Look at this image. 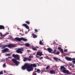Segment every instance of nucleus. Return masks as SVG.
<instances>
[{
	"label": "nucleus",
	"instance_id": "1",
	"mask_svg": "<svg viewBox=\"0 0 75 75\" xmlns=\"http://www.w3.org/2000/svg\"><path fill=\"white\" fill-rule=\"evenodd\" d=\"M37 67V65L35 64H30V65L27 64V67H26V69L28 72H30V71H33L34 68L33 67Z\"/></svg>",
	"mask_w": 75,
	"mask_h": 75
},
{
	"label": "nucleus",
	"instance_id": "2",
	"mask_svg": "<svg viewBox=\"0 0 75 75\" xmlns=\"http://www.w3.org/2000/svg\"><path fill=\"white\" fill-rule=\"evenodd\" d=\"M15 40L17 41H19L20 42L21 40L23 41H27V39L25 38H15Z\"/></svg>",
	"mask_w": 75,
	"mask_h": 75
},
{
	"label": "nucleus",
	"instance_id": "3",
	"mask_svg": "<svg viewBox=\"0 0 75 75\" xmlns=\"http://www.w3.org/2000/svg\"><path fill=\"white\" fill-rule=\"evenodd\" d=\"M12 57H13L14 58H16L17 60L20 59V55L17 54H13L12 55Z\"/></svg>",
	"mask_w": 75,
	"mask_h": 75
},
{
	"label": "nucleus",
	"instance_id": "4",
	"mask_svg": "<svg viewBox=\"0 0 75 75\" xmlns=\"http://www.w3.org/2000/svg\"><path fill=\"white\" fill-rule=\"evenodd\" d=\"M12 61H13V63H15V65L18 66V62L17 61V60L15 59L14 58L12 59Z\"/></svg>",
	"mask_w": 75,
	"mask_h": 75
},
{
	"label": "nucleus",
	"instance_id": "5",
	"mask_svg": "<svg viewBox=\"0 0 75 75\" xmlns=\"http://www.w3.org/2000/svg\"><path fill=\"white\" fill-rule=\"evenodd\" d=\"M9 51V49H8V48H5L4 49L2 50L1 51L2 52V53H5V52H8Z\"/></svg>",
	"mask_w": 75,
	"mask_h": 75
},
{
	"label": "nucleus",
	"instance_id": "6",
	"mask_svg": "<svg viewBox=\"0 0 75 75\" xmlns=\"http://www.w3.org/2000/svg\"><path fill=\"white\" fill-rule=\"evenodd\" d=\"M64 74H66V75H70V72L68 71L65 69L64 71L62 72Z\"/></svg>",
	"mask_w": 75,
	"mask_h": 75
},
{
	"label": "nucleus",
	"instance_id": "7",
	"mask_svg": "<svg viewBox=\"0 0 75 75\" xmlns=\"http://www.w3.org/2000/svg\"><path fill=\"white\" fill-rule=\"evenodd\" d=\"M27 63H25L23 66L22 67V69L23 70H25L27 67Z\"/></svg>",
	"mask_w": 75,
	"mask_h": 75
},
{
	"label": "nucleus",
	"instance_id": "8",
	"mask_svg": "<svg viewBox=\"0 0 75 75\" xmlns=\"http://www.w3.org/2000/svg\"><path fill=\"white\" fill-rule=\"evenodd\" d=\"M8 47L9 48H11L12 47H16V45H13L12 44H10L8 45Z\"/></svg>",
	"mask_w": 75,
	"mask_h": 75
},
{
	"label": "nucleus",
	"instance_id": "9",
	"mask_svg": "<svg viewBox=\"0 0 75 75\" xmlns=\"http://www.w3.org/2000/svg\"><path fill=\"white\" fill-rule=\"evenodd\" d=\"M66 68H65L64 66H60V69L62 71V72L64 71L65 69H66Z\"/></svg>",
	"mask_w": 75,
	"mask_h": 75
},
{
	"label": "nucleus",
	"instance_id": "10",
	"mask_svg": "<svg viewBox=\"0 0 75 75\" xmlns=\"http://www.w3.org/2000/svg\"><path fill=\"white\" fill-rule=\"evenodd\" d=\"M22 26H23V27H25L26 28V29H28V30H29V27H28V26L27 25V24L24 23L22 24Z\"/></svg>",
	"mask_w": 75,
	"mask_h": 75
},
{
	"label": "nucleus",
	"instance_id": "11",
	"mask_svg": "<svg viewBox=\"0 0 75 75\" xmlns=\"http://www.w3.org/2000/svg\"><path fill=\"white\" fill-rule=\"evenodd\" d=\"M36 55H39L40 57H41L42 56V52H41L38 51V52H37Z\"/></svg>",
	"mask_w": 75,
	"mask_h": 75
},
{
	"label": "nucleus",
	"instance_id": "12",
	"mask_svg": "<svg viewBox=\"0 0 75 75\" xmlns=\"http://www.w3.org/2000/svg\"><path fill=\"white\" fill-rule=\"evenodd\" d=\"M47 51H48L50 53H52V52L53 51V50H52L51 48H48L47 49Z\"/></svg>",
	"mask_w": 75,
	"mask_h": 75
},
{
	"label": "nucleus",
	"instance_id": "13",
	"mask_svg": "<svg viewBox=\"0 0 75 75\" xmlns=\"http://www.w3.org/2000/svg\"><path fill=\"white\" fill-rule=\"evenodd\" d=\"M54 61H61V60L60 59H59L57 57H54Z\"/></svg>",
	"mask_w": 75,
	"mask_h": 75
},
{
	"label": "nucleus",
	"instance_id": "14",
	"mask_svg": "<svg viewBox=\"0 0 75 75\" xmlns=\"http://www.w3.org/2000/svg\"><path fill=\"white\" fill-rule=\"evenodd\" d=\"M37 48H39V47L36 46L35 47H33L32 49L33 51H37Z\"/></svg>",
	"mask_w": 75,
	"mask_h": 75
},
{
	"label": "nucleus",
	"instance_id": "15",
	"mask_svg": "<svg viewBox=\"0 0 75 75\" xmlns=\"http://www.w3.org/2000/svg\"><path fill=\"white\" fill-rule=\"evenodd\" d=\"M65 59H66L67 60V61H72V58L71 57H65Z\"/></svg>",
	"mask_w": 75,
	"mask_h": 75
},
{
	"label": "nucleus",
	"instance_id": "16",
	"mask_svg": "<svg viewBox=\"0 0 75 75\" xmlns=\"http://www.w3.org/2000/svg\"><path fill=\"white\" fill-rule=\"evenodd\" d=\"M16 51L17 53H20V54H22L23 53V52H22V51L18 49V50H16Z\"/></svg>",
	"mask_w": 75,
	"mask_h": 75
},
{
	"label": "nucleus",
	"instance_id": "17",
	"mask_svg": "<svg viewBox=\"0 0 75 75\" xmlns=\"http://www.w3.org/2000/svg\"><path fill=\"white\" fill-rule=\"evenodd\" d=\"M57 52V50L56 49H54V51L53 50V51L52 52V53L54 54H56Z\"/></svg>",
	"mask_w": 75,
	"mask_h": 75
},
{
	"label": "nucleus",
	"instance_id": "18",
	"mask_svg": "<svg viewBox=\"0 0 75 75\" xmlns=\"http://www.w3.org/2000/svg\"><path fill=\"white\" fill-rule=\"evenodd\" d=\"M4 29V26L3 25H0V30Z\"/></svg>",
	"mask_w": 75,
	"mask_h": 75
},
{
	"label": "nucleus",
	"instance_id": "19",
	"mask_svg": "<svg viewBox=\"0 0 75 75\" xmlns=\"http://www.w3.org/2000/svg\"><path fill=\"white\" fill-rule=\"evenodd\" d=\"M25 45L26 46V47H29L30 46V45L29 43H25Z\"/></svg>",
	"mask_w": 75,
	"mask_h": 75
},
{
	"label": "nucleus",
	"instance_id": "20",
	"mask_svg": "<svg viewBox=\"0 0 75 75\" xmlns=\"http://www.w3.org/2000/svg\"><path fill=\"white\" fill-rule=\"evenodd\" d=\"M39 44H40V45H44L43 43H42V41L41 40H40V41Z\"/></svg>",
	"mask_w": 75,
	"mask_h": 75
},
{
	"label": "nucleus",
	"instance_id": "21",
	"mask_svg": "<svg viewBox=\"0 0 75 75\" xmlns=\"http://www.w3.org/2000/svg\"><path fill=\"white\" fill-rule=\"evenodd\" d=\"M18 50H19L20 51H24V48H21L18 49Z\"/></svg>",
	"mask_w": 75,
	"mask_h": 75
},
{
	"label": "nucleus",
	"instance_id": "22",
	"mask_svg": "<svg viewBox=\"0 0 75 75\" xmlns=\"http://www.w3.org/2000/svg\"><path fill=\"white\" fill-rule=\"evenodd\" d=\"M50 73L51 74H53L54 73V71L52 70H50Z\"/></svg>",
	"mask_w": 75,
	"mask_h": 75
},
{
	"label": "nucleus",
	"instance_id": "23",
	"mask_svg": "<svg viewBox=\"0 0 75 75\" xmlns=\"http://www.w3.org/2000/svg\"><path fill=\"white\" fill-rule=\"evenodd\" d=\"M27 59H28V58L27 57L23 59V61H24V62H25V61H27Z\"/></svg>",
	"mask_w": 75,
	"mask_h": 75
},
{
	"label": "nucleus",
	"instance_id": "24",
	"mask_svg": "<svg viewBox=\"0 0 75 75\" xmlns=\"http://www.w3.org/2000/svg\"><path fill=\"white\" fill-rule=\"evenodd\" d=\"M25 23H26V24H27L29 25L30 24V22L27 21H26L25 22Z\"/></svg>",
	"mask_w": 75,
	"mask_h": 75
},
{
	"label": "nucleus",
	"instance_id": "25",
	"mask_svg": "<svg viewBox=\"0 0 75 75\" xmlns=\"http://www.w3.org/2000/svg\"><path fill=\"white\" fill-rule=\"evenodd\" d=\"M37 72L38 73H40L41 72V71L39 69H37Z\"/></svg>",
	"mask_w": 75,
	"mask_h": 75
},
{
	"label": "nucleus",
	"instance_id": "26",
	"mask_svg": "<svg viewBox=\"0 0 75 75\" xmlns=\"http://www.w3.org/2000/svg\"><path fill=\"white\" fill-rule=\"evenodd\" d=\"M37 36L35 35H34L33 37V38H37Z\"/></svg>",
	"mask_w": 75,
	"mask_h": 75
},
{
	"label": "nucleus",
	"instance_id": "27",
	"mask_svg": "<svg viewBox=\"0 0 75 75\" xmlns=\"http://www.w3.org/2000/svg\"><path fill=\"white\" fill-rule=\"evenodd\" d=\"M11 55V54H10V53H8L6 54V56H10Z\"/></svg>",
	"mask_w": 75,
	"mask_h": 75
},
{
	"label": "nucleus",
	"instance_id": "28",
	"mask_svg": "<svg viewBox=\"0 0 75 75\" xmlns=\"http://www.w3.org/2000/svg\"><path fill=\"white\" fill-rule=\"evenodd\" d=\"M60 51L61 53H64V51H63V49H62L60 50Z\"/></svg>",
	"mask_w": 75,
	"mask_h": 75
},
{
	"label": "nucleus",
	"instance_id": "29",
	"mask_svg": "<svg viewBox=\"0 0 75 75\" xmlns=\"http://www.w3.org/2000/svg\"><path fill=\"white\" fill-rule=\"evenodd\" d=\"M60 52H56V55H59L60 54Z\"/></svg>",
	"mask_w": 75,
	"mask_h": 75
},
{
	"label": "nucleus",
	"instance_id": "30",
	"mask_svg": "<svg viewBox=\"0 0 75 75\" xmlns=\"http://www.w3.org/2000/svg\"><path fill=\"white\" fill-rule=\"evenodd\" d=\"M50 67V66H48L46 67V69H48V68H49Z\"/></svg>",
	"mask_w": 75,
	"mask_h": 75
},
{
	"label": "nucleus",
	"instance_id": "31",
	"mask_svg": "<svg viewBox=\"0 0 75 75\" xmlns=\"http://www.w3.org/2000/svg\"><path fill=\"white\" fill-rule=\"evenodd\" d=\"M29 58H33V56H29Z\"/></svg>",
	"mask_w": 75,
	"mask_h": 75
},
{
	"label": "nucleus",
	"instance_id": "32",
	"mask_svg": "<svg viewBox=\"0 0 75 75\" xmlns=\"http://www.w3.org/2000/svg\"><path fill=\"white\" fill-rule=\"evenodd\" d=\"M62 49V48H61V47H59L58 48V49L59 50V51H60V50H61Z\"/></svg>",
	"mask_w": 75,
	"mask_h": 75
},
{
	"label": "nucleus",
	"instance_id": "33",
	"mask_svg": "<svg viewBox=\"0 0 75 75\" xmlns=\"http://www.w3.org/2000/svg\"><path fill=\"white\" fill-rule=\"evenodd\" d=\"M67 51H68V50L67 49H65L64 51V52H67Z\"/></svg>",
	"mask_w": 75,
	"mask_h": 75
},
{
	"label": "nucleus",
	"instance_id": "34",
	"mask_svg": "<svg viewBox=\"0 0 75 75\" xmlns=\"http://www.w3.org/2000/svg\"><path fill=\"white\" fill-rule=\"evenodd\" d=\"M27 52L28 53H29V52H31V51L30 50H27Z\"/></svg>",
	"mask_w": 75,
	"mask_h": 75
},
{
	"label": "nucleus",
	"instance_id": "35",
	"mask_svg": "<svg viewBox=\"0 0 75 75\" xmlns=\"http://www.w3.org/2000/svg\"><path fill=\"white\" fill-rule=\"evenodd\" d=\"M8 34H9V33H6L5 34V35H8Z\"/></svg>",
	"mask_w": 75,
	"mask_h": 75
},
{
	"label": "nucleus",
	"instance_id": "36",
	"mask_svg": "<svg viewBox=\"0 0 75 75\" xmlns=\"http://www.w3.org/2000/svg\"><path fill=\"white\" fill-rule=\"evenodd\" d=\"M0 74H3V71H1L0 72Z\"/></svg>",
	"mask_w": 75,
	"mask_h": 75
},
{
	"label": "nucleus",
	"instance_id": "37",
	"mask_svg": "<svg viewBox=\"0 0 75 75\" xmlns=\"http://www.w3.org/2000/svg\"><path fill=\"white\" fill-rule=\"evenodd\" d=\"M5 66H6V65H5V64H3V67L4 68V67H5Z\"/></svg>",
	"mask_w": 75,
	"mask_h": 75
},
{
	"label": "nucleus",
	"instance_id": "38",
	"mask_svg": "<svg viewBox=\"0 0 75 75\" xmlns=\"http://www.w3.org/2000/svg\"><path fill=\"white\" fill-rule=\"evenodd\" d=\"M35 32H37L38 31V30H37L36 29H35Z\"/></svg>",
	"mask_w": 75,
	"mask_h": 75
},
{
	"label": "nucleus",
	"instance_id": "39",
	"mask_svg": "<svg viewBox=\"0 0 75 75\" xmlns=\"http://www.w3.org/2000/svg\"><path fill=\"white\" fill-rule=\"evenodd\" d=\"M43 59V57H41L40 58V59Z\"/></svg>",
	"mask_w": 75,
	"mask_h": 75
},
{
	"label": "nucleus",
	"instance_id": "40",
	"mask_svg": "<svg viewBox=\"0 0 75 75\" xmlns=\"http://www.w3.org/2000/svg\"><path fill=\"white\" fill-rule=\"evenodd\" d=\"M28 59V61H31V58H29Z\"/></svg>",
	"mask_w": 75,
	"mask_h": 75
},
{
	"label": "nucleus",
	"instance_id": "41",
	"mask_svg": "<svg viewBox=\"0 0 75 75\" xmlns=\"http://www.w3.org/2000/svg\"><path fill=\"white\" fill-rule=\"evenodd\" d=\"M74 64L72 65V68H74Z\"/></svg>",
	"mask_w": 75,
	"mask_h": 75
},
{
	"label": "nucleus",
	"instance_id": "42",
	"mask_svg": "<svg viewBox=\"0 0 75 75\" xmlns=\"http://www.w3.org/2000/svg\"><path fill=\"white\" fill-rule=\"evenodd\" d=\"M6 45H4L3 46V48H6Z\"/></svg>",
	"mask_w": 75,
	"mask_h": 75
},
{
	"label": "nucleus",
	"instance_id": "43",
	"mask_svg": "<svg viewBox=\"0 0 75 75\" xmlns=\"http://www.w3.org/2000/svg\"><path fill=\"white\" fill-rule=\"evenodd\" d=\"M8 58H9V59H11L12 58V57H8Z\"/></svg>",
	"mask_w": 75,
	"mask_h": 75
},
{
	"label": "nucleus",
	"instance_id": "44",
	"mask_svg": "<svg viewBox=\"0 0 75 75\" xmlns=\"http://www.w3.org/2000/svg\"><path fill=\"white\" fill-rule=\"evenodd\" d=\"M72 62L73 63L75 64V61H73Z\"/></svg>",
	"mask_w": 75,
	"mask_h": 75
},
{
	"label": "nucleus",
	"instance_id": "45",
	"mask_svg": "<svg viewBox=\"0 0 75 75\" xmlns=\"http://www.w3.org/2000/svg\"><path fill=\"white\" fill-rule=\"evenodd\" d=\"M41 72H45V71L44 70H42L41 71Z\"/></svg>",
	"mask_w": 75,
	"mask_h": 75
},
{
	"label": "nucleus",
	"instance_id": "46",
	"mask_svg": "<svg viewBox=\"0 0 75 75\" xmlns=\"http://www.w3.org/2000/svg\"><path fill=\"white\" fill-rule=\"evenodd\" d=\"M72 60H74V61H75V58H73L72 59Z\"/></svg>",
	"mask_w": 75,
	"mask_h": 75
},
{
	"label": "nucleus",
	"instance_id": "47",
	"mask_svg": "<svg viewBox=\"0 0 75 75\" xmlns=\"http://www.w3.org/2000/svg\"><path fill=\"white\" fill-rule=\"evenodd\" d=\"M5 47H8V45H5Z\"/></svg>",
	"mask_w": 75,
	"mask_h": 75
},
{
	"label": "nucleus",
	"instance_id": "48",
	"mask_svg": "<svg viewBox=\"0 0 75 75\" xmlns=\"http://www.w3.org/2000/svg\"><path fill=\"white\" fill-rule=\"evenodd\" d=\"M4 73H5V74H6V71L4 70Z\"/></svg>",
	"mask_w": 75,
	"mask_h": 75
},
{
	"label": "nucleus",
	"instance_id": "49",
	"mask_svg": "<svg viewBox=\"0 0 75 75\" xmlns=\"http://www.w3.org/2000/svg\"><path fill=\"white\" fill-rule=\"evenodd\" d=\"M25 34H27L28 33L27 32H25Z\"/></svg>",
	"mask_w": 75,
	"mask_h": 75
},
{
	"label": "nucleus",
	"instance_id": "50",
	"mask_svg": "<svg viewBox=\"0 0 75 75\" xmlns=\"http://www.w3.org/2000/svg\"><path fill=\"white\" fill-rule=\"evenodd\" d=\"M69 65L70 66H71L72 65V64H69Z\"/></svg>",
	"mask_w": 75,
	"mask_h": 75
},
{
	"label": "nucleus",
	"instance_id": "51",
	"mask_svg": "<svg viewBox=\"0 0 75 75\" xmlns=\"http://www.w3.org/2000/svg\"><path fill=\"white\" fill-rule=\"evenodd\" d=\"M2 35H3V34L2 33L1 34V36H2Z\"/></svg>",
	"mask_w": 75,
	"mask_h": 75
},
{
	"label": "nucleus",
	"instance_id": "52",
	"mask_svg": "<svg viewBox=\"0 0 75 75\" xmlns=\"http://www.w3.org/2000/svg\"><path fill=\"white\" fill-rule=\"evenodd\" d=\"M34 35V34L33 33H32V35Z\"/></svg>",
	"mask_w": 75,
	"mask_h": 75
},
{
	"label": "nucleus",
	"instance_id": "53",
	"mask_svg": "<svg viewBox=\"0 0 75 75\" xmlns=\"http://www.w3.org/2000/svg\"><path fill=\"white\" fill-rule=\"evenodd\" d=\"M34 75H37V73H35V74H34Z\"/></svg>",
	"mask_w": 75,
	"mask_h": 75
},
{
	"label": "nucleus",
	"instance_id": "54",
	"mask_svg": "<svg viewBox=\"0 0 75 75\" xmlns=\"http://www.w3.org/2000/svg\"><path fill=\"white\" fill-rule=\"evenodd\" d=\"M44 50H47V49H46V48H45L44 49Z\"/></svg>",
	"mask_w": 75,
	"mask_h": 75
},
{
	"label": "nucleus",
	"instance_id": "55",
	"mask_svg": "<svg viewBox=\"0 0 75 75\" xmlns=\"http://www.w3.org/2000/svg\"><path fill=\"white\" fill-rule=\"evenodd\" d=\"M35 70H37V68H35Z\"/></svg>",
	"mask_w": 75,
	"mask_h": 75
},
{
	"label": "nucleus",
	"instance_id": "56",
	"mask_svg": "<svg viewBox=\"0 0 75 75\" xmlns=\"http://www.w3.org/2000/svg\"><path fill=\"white\" fill-rule=\"evenodd\" d=\"M42 72H42H42L41 73V74H42Z\"/></svg>",
	"mask_w": 75,
	"mask_h": 75
},
{
	"label": "nucleus",
	"instance_id": "57",
	"mask_svg": "<svg viewBox=\"0 0 75 75\" xmlns=\"http://www.w3.org/2000/svg\"><path fill=\"white\" fill-rule=\"evenodd\" d=\"M34 72H37V71H34Z\"/></svg>",
	"mask_w": 75,
	"mask_h": 75
},
{
	"label": "nucleus",
	"instance_id": "58",
	"mask_svg": "<svg viewBox=\"0 0 75 75\" xmlns=\"http://www.w3.org/2000/svg\"><path fill=\"white\" fill-rule=\"evenodd\" d=\"M42 41H43V40H42Z\"/></svg>",
	"mask_w": 75,
	"mask_h": 75
},
{
	"label": "nucleus",
	"instance_id": "59",
	"mask_svg": "<svg viewBox=\"0 0 75 75\" xmlns=\"http://www.w3.org/2000/svg\"><path fill=\"white\" fill-rule=\"evenodd\" d=\"M33 75H35L34 74H33Z\"/></svg>",
	"mask_w": 75,
	"mask_h": 75
}]
</instances>
